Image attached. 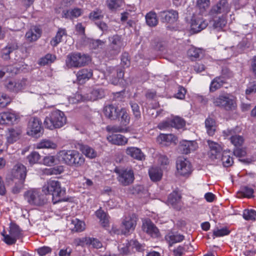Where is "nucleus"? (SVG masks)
I'll list each match as a JSON object with an SVG mask.
<instances>
[{
  "mask_svg": "<svg viewBox=\"0 0 256 256\" xmlns=\"http://www.w3.org/2000/svg\"><path fill=\"white\" fill-rule=\"evenodd\" d=\"M58 157L70 166L79 168L82 167L86 159L83 155L76 150H62L58 153Z\"/></svg>",
  "mask_w": 256,
  "mask_h": 256,
  "instance_id": "nucleus-1",
  "label": "nucleus"
},
{
  "mask_svg": "<svg viewBox=\"0 0 256 256\" xmlns=\"http://www.w3.org/2000/svg\"><path fill=\"white\" fill-rule=\"evenodd\" d=\"M42 191L46 194L52 196L54 204L62 201L60 197L65 194V190L62 189L60 182L52 180H49L46 182L42 188Z\"/></svg>",
  "mask_w": 256,
  "mask_h": 256,
  "instance_id": "nucleus-2",
  "label": "nucleus"
},
{
  "mask_svg": "<svg viewBox=\"0 0 256 256\" xmlns=\"http://www.w3.org/2000/svg\"><path fill=\"white\" fill-rule=\"evenodd\" d=\"M66 118L64 113L60 110H55L46 117L44 125L46 128L53 130L62 127L66 124Z\"/></svg>",
  "mask_w": 256,
  "mask_h": 256,
  "instance_id": "nucleus-3",
  "label": "nucleus"
},
{
  "mask_svg": "<svg viewBox=\"0 0 256 256\" xmlns=\"http://www.w3.org/2000/svg\"><path fill=\"white\" fill-rule=\"evenodd\" d=\"M212 101L214 106L222 108L226 110H234L237 106L236 98L230 94L223 93L218 96H214Z\"/></svg>",
  "mask_w": 256,
  "mask_h": 256,
  "instance_id": "nucleus-4",
  "label": "nucleus"
},
{
  "mask_svg": "<svg viewBox=\"0 0 256 256\" xmlns=\"http://www.w3.org/2000/svg\"><path fill=\"white\" fill-rule=\"evenodd\" d=\"M90 60V57L86 54L72 52L67 56L66 64L68 68H80L88 64Z\"/></svg>",
  "mask_w": 256,
  "mask_h": 256,
  "instance_id": "nucleus-5",
  "label": "nucleus"
},
{
  "mask_svg": "<svg viewBox=\"0 0 256 256\" xmlns=\"http://www.w3.org/2000/svg\"><path fill=\"white\" fill-rule=\"evenodd\" d=\"M118 249L121 254L126 255L134 252V250L138 252L144 250V246L136 240H124L119 244Z\"/></svg>",
  "mask_w": 256,
  "mask_h": 256,
  "instance_id": "nucleus-6",
  "label": "nucleus"
},
{
  "mask_svg": "<svg viewBox=\"0 0 256 256\" xmlns=\"http://www.w3.org/2000/svg\"><path fill=\"white\" fill-rule=\"evenodd\" d=\"M8 234L2 233L4 241L8 245L15 244L17 240L23 237L22 230L19 226L14 222H11L9 226Z\"/></svg>",
  "mask_w": 256,
  "mask_h": 256,
  "instance_id": "nucleus-7",
  "label": "nucleus"
},
{
  "mask_svg": "<svg viewBox=\"0 0 256 256\" xmlns=\"http://www.w3.org/2000/svg\"><path fill=\"white\" fill-rule=\"evenodd\" d=\"M115 172L118 174V180L122 186H128L133 183L134 175L131 168H116Z\"/></svg>",
  "mask_w": 256,
  "mask_h": 256,
  "instance_id": "nucleus-8",
  "label": "nucleus"
},
{
  "mask_svg": "<svg viewBox=\"0 0 256 256\" xmlns=\"http://www.w3.org/2000/svg\"><path fill=\"white\" fill-rule=\"evenodd\" d=\"M24 199L32 206H42L46 203L44 196L40 191L37 189H32L26 192L24 194Z\"/></svg>",
  "mask_w": 256,
  "mask_h": 256,
  "instance_id": "nucleus-9",
  "label": "nucleus"
},
{
  "mask_svg": "<svg viewBox=\"0 0 256 256\" xmlns=\"http://www.w3.org/2000/svg\"><path fill=\"white\" fill-rule=\"evenodd\" d=\"M137 220V218L134 214L124 216L122 222V233L126 235L132 232L136 226Z\"/></svg>",
  "mask_w": 256,
  "mask_h": 256,
  "instance_id": "nucleus-10",
  "label": "nucleus"
},
{
  "mask_svg": "<svg viewBox=\"0 0 256 256\" xmlns=\"http://www.w3.org/2000/svg\"><path fill=\"white\" fill-rule=\"evenodd\" d=\"M230 8L228 0H220L212 7L208 14L210 16H213L214 14H222L224 16L230 12Z\"/></svg>",
  "mask_w": 256,
  "mask_h": 256,
  "instance_id": "nucleus-11",
  "label": "nucleus"
},
{
  "mask_svg": "<svg viewBox=\"0 0 256 256\" xmlns=\"http://www.w3.org/2000/svg\"><path fill=\"white\" fill-rule=\"evenodd\" d=\"M41 130L42 122L40 119L36 117L30 118L28 122L27 134L32 136H40Z\"/></svg>",
  "mask_w": 256,
  "mask_h": 256,
  "instance_id": "nucleus-12",
  "label": "nucleus"
},
{
  "mask_svg": "<svg viewBox=\"0 0 256 256\" xmlns=\"http://www.w3.org/2000/svg\"><path fill=\"white\" fill-rule=\"evenodd\" d=\"M177 173L180 176H188L192 173V166L186 159L179 158L176 161Z\"/></svg>",
  "mask_w": 256,
  "mask_h": 256,
  "instance_id": "nucleus-13",
  "label": "nucleus"
},
{
  "mask_svg": "<svg viewBox=\"0 0 256 256\" xmlns=\"http://www.w3.org/2000/svg\"><path fill=\"white\" fill-rule=\"evenodd\" d=\"M110 50L114 54H118L124 46V42L122 36L118 34L114 35L108 38Z\"/></svg>",
  "mask_w": 256,
  "mask_h": 256,
  "instance_id": "nucleus-14",
  "label": "nucleus"
},
{
  "mask_svg": "<svg viewBox=\"0 0 256 256\" xmlns=\"http://www.w3.org/2000/svg\"><path fill=\"white\" fill-rule=\"evenodd\" d=\"M28 84V82L26 79L18 81L10 80L5 84V86L10 92H18L26 88Z\"/></svg>",
  "mask_w": 256,
  "mask_h": 256,
  "instance_id": "nucleus-15",
  "label": "nucleus"
},
{
  "mask_svg": "<svg viewBox=\"0 0 256 256\" xmlns=\"http://www.w3.org/2000/svg\"><path fill=\"white\" fill-rule=\"evenodd\" d=\"M142 230L152 238H158L160 232L158 228L149 219H145L142 221Z\"/></svg>",
  "mask_w": 256,
  "mask_h": 256,
  "instance_id": "nucleus-16",
  "label": "nucleus"
},
{
  "mask_svg": "<svg viewBox=\"0 0 256 256\" xmlns=\"http://www.w3.org/2000/svg\"><path fill=\"white\" fill-rule=\"evenodd\" d=\"M224 136L225 138H229L231 143L236 147L240 146L244 142V138L240 135L236 134V131L233 129H228L223 131Z\"/></svg>",
  "mask_w": 256,
  "mask_h": 256,
  "instance_id": "nucleus-17",
  "label": "nucleus"
},
{
  "mask_svg": "<svg viewBox=\"0 0 256 256\" xmlns=\"http://www.w3.org/2000/svg\"><path fill=\"white\" fill-rule=\"evenodd\" d=\"M20 118L19 114L16 112L10 110L0 113V124H10L14 123Z\"/></svg>",
  "mask_w": 256,
  "mask_h": 256,
  "instance_id": "nucleus-18",
  "label": "nucleus"
},
{
  "mask_svg": "<svg viewBox=\"0 0 256 256\" xmlns=\"http://www.w3.org/2000/svg\"><path fill=\"white\" fill-rule=\"evenodd\" d=\"M208 26V22L202 18L194 16L191 20V30L194 32H198Z\"/></svg>",
  "mask_w": 256,
  "mask_h": 256,
  "instance_id": "nucleus-19",
  "label": "nucleus"
},
{
  "mask_svg": "<svg viewBox=\"0 0 256 256\" xmlns=\"http://www.w3.org/2000/svg\"><path fill=\"white\" fill-rule=\"evenodd\" d=\"M208 144L210 148L209 157L212 160L219 158L222 151V146L217 142L208 140Z\"/></svg>",
  "mask_w": 256,
  "mask_h": 256,
  "instance_id": "nucleus-20",
  "label": "nucleus"
},
{
  "mask_svg": "<svg viewBox=\"0 0 256 256\" xmlns=\"http://www.w3.org/2000/svg\"><path fill=\"white\" fill-rule=\"evenodd\" d=\"M163 22L168 24H174L176 22L178 18V12L174 10L161 12L159 14Z\"/></svg>",
  "mask_w": 256,
  "mask_h": 256,
  "instance_id": "nucleus-21",
  "label": "nucleus"
},
{
  "mask_svg": "<svg viewBox=\"0 0 256 256\" xmlns=\"http://www.w3.org/2000/svg\"><path fill=\"white\" fill-rule=\"evenodd\" d=\"M120 110L116 105L111 104L104 107V113L106 118L115 120L119 118Z\"/></svg>",
  "mask_w": 256,
  "mask_h": 256,
  "instance_id": "nucleus-22",
  "label": "nucleus"
},
{
  "mask_svg": "<svg viewBox=\"0 0 256 256\" xmlns=\"http://www.w3.org/2000/svg\"><path fill=\"white\" fill-rule=\"evenodd\" d=\"M10 173L14 178L24 180L26 176V168L22 164L18 163L13 167Z\"/></svg>",
  "mask_w": 256,
  "mask_h": 256,
  "instance_id": "nucleus-23",
  "label": "nucleus"
},
{
  "mask_svg": "<svg viewBox=\"0 0 256 256\" xmlns=\"http://www.w3.org/2000/svg\"><path fill=\"white\" fill-rule=\"evenodd\" d=\"M76 148L86 158L90 159L94 158L97 157L98 155L97 152L93 148L87 144L78 143L76 146Z\"/></svg>",
  "mask_w": 256,
  "mask_h": 256,
  "instance_id": "nucleus-24",
  "label": "nucleus"
},
{
  "mask_svg": "<svg viewBox=\"0 0 256 256\" xmlns=\"http://www.w3.org/2000/svg\"><path fill=\"white\" fill-rule=\"evenodd\" d=\"M126 153L130 157L138 160H142L145 159V155L139 148L134 146H129L126 149Z\"/></svg>",
  "mask_w": 256,
  "mask_h": 256,
  "instance_id": "nucleus-25",
  "label": "nucleus"
},
{
  "mask_svg": "<svg viewBox=\"0 0 256 256\" xmlns=\"http://www.w3.org/2000/svg\"><path fill=\"white\" fill-rule=\"evenodd\" d=\"M42 30L38 26L32 27L26 34V40L29 42L36 41L41 36Z\"/></svg>",
  "mask_w": 256,
  "mask_h": 256,
  "instance_id": "nucleus-26",
  "label": "nucleus"
},
{
  "mask_svg": "<svg viewBox=\"0 0 256 256\" xmlns=\"http://www.w3.org/2000/svg\"><path fill=\"white\" fill-rule=\"evenodd\" d=\"M184 238L183 235L172 231L168 232L165 236V240L170 246L176 243L181 242Z\"/></svg>",
  "mask_w": 256,
  "mask_h": 256,
  "instance_id": "nucleus-27",
  "label": "nucleus"
},
{
  "mask_svg": "<svg viewBox=\"0 0 256 256\" xmlns=\"http://www.w3.org/2000/svg\"><path fill=\"white\" fill-rule=\"evenodd\" d=\"M104 96V92L101 88H95L90 93L87 94L86 98H82V100L94 101L98 99L102 98Z\"/></svg>",
  "mask_w": 256,
  "mask_h": 256,
  "instance_id": "nucleus-28",
  "label": "nucleus"
},
{
  "mask_svg": "<svg viewBox=\"0 0 256 256\" xmlns=\"http://www.w3.org/2000/svg\"><path fill=\"white\" fill-rule=\"evenodd\" d=\"M78 244L86 246L89 248H100L102 247V242L98 239L92 238H84L80 240Z\"/></svg>",
  "mask_w": 256,
  "mask_h": 256,
  "instance_id": "nucleus-29",
  "label": "nucleus"
},
{
  "mask_svg": "<svg viewBox=\"0 0 256 256\" xmlns=\"http://www.w3.org/2000/svg\"><path fill=\"white\" fill-rule=\"evenodd\" d=\"M108 140L111 144L117 146H124L128 144V138L120 134H112L107 137Z\"/></svg>",
  "mask_w": 256,
  "mask_h": 256,
  "instance_id": "nucleus-30",
  "label": "nucleus"
},
{
  "mask_svg": "<svg viewBox=\"0 0 256 256\" xmlns=\"http://www.w3.org/2000/svg\"><path fill=\"white\" fill-rule=\"evenodd\" d=\"M82 14V9L74 8L68 10H63L62 17L68 19L74 20L80 16Z\"/></svg>",
  "mask_w": 256,
  "mask_h": 256,
  "instance_id": "nucleus-31",
  "label": "nucleus"
},
{
  "mask_svg": "<svg viewBox=\"0 0 256 256\" xmlns=\"http://www.w3.org/2000/svg\"><path fill=\"white\" fill-rule=\"evenodd\" d=\"M198 148L196 142L194 141H184L181 143L180 148L183 154H188L195 150Z\"/></svg>",
  "mask_w": 256,
  "mask_h": 256,
  "instance_id": "nucleus-32",
  "label": "nucleus"
},
{
  "mask_svg": "<svg viewBox=\"0 0 256 256\" xmlns=\"http://www.w3.org/2000/svg\"><path fill=\"white\" fill-rule=\"evenodd\" d=\"M158 142L161 144L165 146L170 145L171 143H176V137L172 134H160L157 138Z\"/></svg>",
  "mask_w": 256,
  "mask_h": 256,
  "instance_id": "nucleus-33",
  "label": "nucleus"
},
{
  "mask_svg": "<svg viewBox=\"0 0 256 256\" xmlns=\"http://www.w3.org/2000/svg\"><path fill=\"white\" fill-rule=\"evenodd\" d=\"M22 130L18 128H10L6 134L7 142L10 144L16 142L21 134Z\"/></svg>",
  "mask_w": 256,
  "mask_h": 256,
  "instance_id": "nucleus-34",
  "label": "nucleus"
},
{
  "mask_svg": "<svg viewBox=\"0 0 256 256\" xmlns=\"http://www.w3.org/2000/svg\"><path fill=\"white\" fill-rule=\"evenodd\" d=\"M225 79L222 76L215 78L210 82V92H213L220 89L225 83Z\"/></svg>",
  "mask_w": 256,
  "mask_h": 256,
  "instance_id": "nucleus-35",
  "label": "nucleus"
},
{
  "mask_svg": "<svg viewBox=\"0 0 256 256\" xmlns=\"http://www.w3.org/2000/svg\"><path fill=\"white\" fill-rule=\"evenodd\" d=\"M92 76L91 70L84 68L78 72L76 74L78 80L79 82L83 83L86 80H89Z\"/></svg>",
  "mask_w": 256,
  "mask_h": 256,
  "instance_id": "nucleus-36",
  "label": "nucleus"
},
{
  "mask_svg": "<svg viewBox=\"0 0 256 256\" xmlns=\"http://www.w3.org/2000/svg\"><path fill=\"white\" fill-rule=\"evenodd\" d=\"M85 224L78 218H73L70 222V228L72 232H82L85 230Z\"/></svg>",
  "mask_w": 256,
  "mask_h": 256,
  "instance_id": "nucleus-37",
  "label": "nucleus"
},
{
  "mask_svg": "<svg viewBox=\"0 0 256 256\" xmlns=\"http://www.w3.org/2000/svg\"><path fill=\"white\" fill-rule=\"evenodd\" d=\"M67 35L66 30L64 28H59L56 36L52 38L50 44L53 47H55L62 42L63 36Z\"/></svg>",
  "mask_w": 256,
  "mask_h": 256,
  "instance_id": "nucleus-38",
  "label": "nucleus"
},
{
  "mask_svg": "<svg viewBox=\"0 0 256 256\" xmlns=\"http://www.w3.org/2000/svg\"><path fill=\"white\" fill-rule=\"evenodd\" d=\"M148 174L150 177L153 182L159 181L162 176V172L160 168L156 167H152L149 170Z\"/></svg>",
  "mask_w": 256,
  "mask_h": 256,
  "instance_id": "nucleus-39",
  "label": "nucleus"
},
{
  "mask_svg": "<svg viewBox=\"0 0 256 256\" xmlns=\"http://www.w3.org/2000/svg\"><path fill=\"white\" fill-rule=\"evenodd\" d=\"M254 190L248 186H244L240 188L237 193V196L240 198H250L254 197Z\"/></svg>",
  "mask_w": 256,
  "mask_h": 256,
  "instance_id": "nucleus-40",
  "label": "nucleus"
},
{
  "mask_svg": "<svg viewBox=\"0 0 256 256\" xmlns=\"http://www.w3.org/2000/svg\"><path fill=\"white\" fill-rule=\"evenodd\" d=\"M146 24L150 26H156L158 24V18L156 14L154 11H150L146 15Z\"/></svg>",
  "mask_w": 256,
  "mask_h": 256,
  "instance_id": "nucleus-41",
  "label": "nucleus"
},
{
  "mask_svg": "<svg viewBox=\"0 0 256 256\" xmlns=\"http://www.w3.org/2000/svg\"><path fill=\"white\" fill-rule=\"evenodd\" d=\"M210 5V0H197L196 6L202 15H205Z\"/></svg>",
  "mask_w": 256,
  "mask_h": 256,
  "instance_id": "nucleus-42",
  "label": "nucleus"
},
{
  "mask_svg": "<svg viewBox=\"0 0 256 256\" xmlns=\"http://www.w3.org/2000/svg\"><path fill=\"white\" fill-rule=\"evenodd\" d=\"M232 153L230 151L225 150L223 152L222 157V161L225 167H229L234 163Z\"/></svg>",
  "mask_w": 256,
  "mask_h": 256,
  "instance_id": "nucleus-43",
  "label": "nucleus"
},
{
  "mask_svg": "<svg viewBox=\"0 0 256 256\" xmlns=\"http://www.w3.org/2000/svg\"><path fill=\"white\" fill-rule=\"evenodd\" d=\"M205 125L208 134L212 136L216 130L215 120L212 118L208 117L206 120Z\"/></svg>",
  "mask_w": 256,
  "mask_h": 256,
  "instance_id": "nucleus-44",
  "label": "nucleus"
},
{
  "mask_svg": "<svg viewBox=\"0 0 256 256\" xmlns=\"http://www.w3.org/2000/svg\"><path fill=\"white\" fill-rule=\"evenodd\" d=\"M124 4V0H107L106 4L108 8L112 11H116Z\"/></svg>",
  "mask_w": 256,
  "mask_h": 256,
  "instance_id": "nucleus-45",
  "label": "nucleus"
},
{
  "mask_svg": "<svg viewBox=\"0 0 256 256\" xmlns=\"http://www.w3.org/2000/svg\"><path fill=\"white\" fill-rule=\"evenodd\" d=\"M57 145L56 144L52 142V141L48 140H43L39 143L37 144L36 146V148H56Z\"/></svg>",
  "mask_w": 256,
  "mask_h": 256,
  "instance_id": "nucleus-46",
  "label": "nucleus"
},
{
  "mask_svg": "<svg viewBox=\"0 0 256 256\" xmlns=\"http://www.w3.org/2000/svg\"><path fill=\"white\" fill-rule=\"evenodd\" d=\"M226 16L222 15L218 20L214 21L213 26L218 30H221L226 26Z\"/></svg>",
  "mask_w": 256,
  "mask_h": 256,
  "instance_id": "nucleus-47",
  "label": "nucleus"
},
{
  "mask_svg": "<svg viewBox=\"0 0 256 256\" xmlns=\"http://www.w3.org/2000/svg\"><path fill=\"white\" fill-rule=\"evenodd\" d=\"M64 172V168L62 166H57L54 168H45L44 170V173L45 174L56 175L62 174Z\"/></svg>",
  "mask_w": 256,
  "mask_h": 256,
  "instance_id": "nucleus-48",
  "label": "nucleus"
},
{
  "mask_svg": "<svg viewBox=\"0 0 256 256\" xmlns=\"http://www.w3.org/2000/svg\"><path fill=\"white\" fill-rule=\"evenodd\" d=\"M96 216L100 219V222L104 226H106L108 222V218L106 214L101 209L96 212Z\"/></svg>",
  "mask_w": 256,
  "mask_h": 256,
  "instance_id": "nucleus-49",
  "label": "nucleus"
},
{
  "mask_svg": "<svg viewBox=\"0 0 256 256\" xmlns=\"http://www.w3.org/2000/svg\"><path fill=\"white\" fill-rule=\"evenodd\" d=\"M56 58L54 55L48 54L40 60L38 64L41 66H45L53 62Z\"/></svg>",
  "mask_w": 256,
  "mask_h": 256,
  "instance_id": "nucleus-50",
  "label": "nucleus"
},
{
  "mask_svg": "<svg viewBox=\"0 0 256 256\" xmlns=\"http://www.w3.org/2000/svg\"><path fill=\"white\" fill-rule=\"evenodd\" d=\"M120 116L121 124L124 126H126L130 122V118L124 108H120L119 117Z\"/></svg>",
  "mask_w": 256,
  "mask_h": 256,
  "instance_id": "nucleus-51",
  "label": "nucleus"
},
{
  "mask_svg": "<svg viewBox=\"0 0 256 256\" xmlns=\"http://www.w3.org/2000/svg\"><path fill=\"white\" fill-rule=\"evenodd\" d=\"M40 158V156L36 152H32L28 156L27 159L30 165L38 163Z\"/></svg>",
  "mask_w": 256,
  "mask_h": 256,
  "instance_id": "nucleus-52",
  "label": "nucleus"
},
{
  "mask_svg": "<svg viewBox=\"0 0 256 256\" xmlns=\"http://www.w3.org/2000/svg\"><path fill=\"white\" fill-rule=\"evenodd\" d=\"M243 218L247 220H256V212L252 209L245 210L243 212Z\"/></svg>",
  "mask_w": 256,
  "mask_h": 256,
  "instance_id": "nucleus-53",
  "label": "nucleus"
},
{
  "mask_svg": "<svg viewBox=\"0 0 256 256\" xmlns=\"http://www.w3.org/2000/svg\"><path fill=\"white\" fill-rule=\"evenodd\" d=\"M202 54V50L194 46H191L188 51V55L190 57L194 58H199L200 54Z\"/></svg>",
  "mask_w": 256,
  "mask_h": 256,
  "instance_id": "nucleus-54",
  "label": "nucleus"
},
{
  "mask_svg": "<svg viewBox=\"0 0 256 256\" xmlns=\"http://www.w3.org/2000/svg\"><path fill=\"white\" fill-rule=\"evenodd\" d=\"M102 18V12L98 9L93 10L89 14V18L94 21L100 20Z\"/></svg>",
  "mask_w": 256,
  "mask_h": 256,
  "instance_id": "nucleus-55",
  "label": "nucleus"
},
{
  "mask_svg": "<svg viewBox=\"0 0 256 256\" xmlns=\"http://www.w3.org/2000/svg\"><path fill=\"white\" fill-rule=\"evenodd\" d=\"M172 126L176 128H180L185 126V122L180 117H175L172 120Z\"/></svg>",
  "mask_w": 256,
  "mask_h": 256,
  "instance_id": "nucleus-56",
  "label": "nucleus"
},
{
  "mask_svg": "<svg viewBox=\"0 0 256 256\" xmlns=\"http://www.w3.org/2000/svg\"><path fill=\"white\" fill-rule=\"evenodd\" d=\"M230 230L227 228L215 230L213 231V234L215 237H221L228 235Z\"/></svg>",
  "mask_w": 256,
  "mask_h": 256,
  "instance_id": "nucleus-57",
  "label": "nucleus"
},
{
  "mask_svg": "<svg viewBox=\"0 0 256 256\" xmlns=\"http://www.w3.org/2000/svg\"><path fill=\"white\" fill-rule=\"evenodd\" d=\"M124 76V71L122 68H120L116 70V78H112V84H118L120 80H122Z\"/></svg>",
  "mask_w": 256,
  "mask_h": 256,
  "instance_id": "nucleus-58",
  "label": "nucleus"
},
{
  "mask_svg": "<svg viewBox=\"0 0 256 256\" xmlns=\"http://www.w3.org/2000/svg\"><path fill=\"white\" fill-rule=\"evenodd\" d=\"M10 102V98L6 94H2L0 95V106L4 108L8 106Z\"/></svg>",
  "mask_w": 256,
  "mask_h": 256,
  "instance_id": "nucleus-59",
  "label": "nucleus"
},
{
  "mask_svg": "<svg viewBox=\"0 0 256 256\" xmlns=\"http://www.w3.org/2000/svg\"><path fill=\"white\" fill-rule=\"evenodd\" d=\"M131 108L134 114V115L136 118H140L141 116L140 107L138 104L136 102L130 103Z\"/></svg>",
  "mask_w": 256,
  "mask_h": 256,
  "instance_id": "nucleus-60",
  "label": "nucleus"
},
{
  "mask_svg": "<svg viewBox=\"0 0 256 256\" xmlns=\"http://www.w3.org/2000/svg\"><path fill=\"white\" fill-rule=\"evenodd\" d=\"M43 164L47 166H52L54 164L56 158L53 156H47L43 158Z\"/></svg>",
  "mask_w": 256,
  "mask_h": 256,
  "instance_id": "nucleus-61",
  "label": "nucleus"
},
{
  "mask_svg": "<svg viewBox=\"0 0 256 256\" xmlns=\"http://www.w3.org/2000/svg\"><path fill=\"white\" fill-rule=\"evenodd\" d=\"M180 200V196L177 193L170 194L168 198V201L172 204L174 205L178 202Z\"/></svg>",
  "mask_w": 256,
  "mask_h": 256,
  "instance_id": "nucleus-62",
  "label": "nucleus"
},
{
  "mask_svg": "<svg viewBox=\"0 0 256 256\" xmlns=\"http://www.w3.org/2000/svg\"><path fill=\"white\" fill-rule=\"evenodd\" d=\"M106 130L108 131L112 132H127L126 128L116 126H107Z\"/></svg>",
  "mask_w": 256,
  "mask_h": 256,
  "instance_id": "nucleus-63",
  "label": "nucleus"
},
{
  "mask_svg": "<svg viewBox=\"0 0 256 256\" xmlns=\"http://www.w3.org/2000/svg\"><path fill=\"white\" fill-rule=\"evenodd\" d=\"M252 93H256V82H250L248 85L246 90V94H250Z\"/></svg>",
  "mask_w": 256,
  "mask_h": 256,
  "instance_id": "nucleus-64",
  "label": "nucleus"
}]
</instances>
